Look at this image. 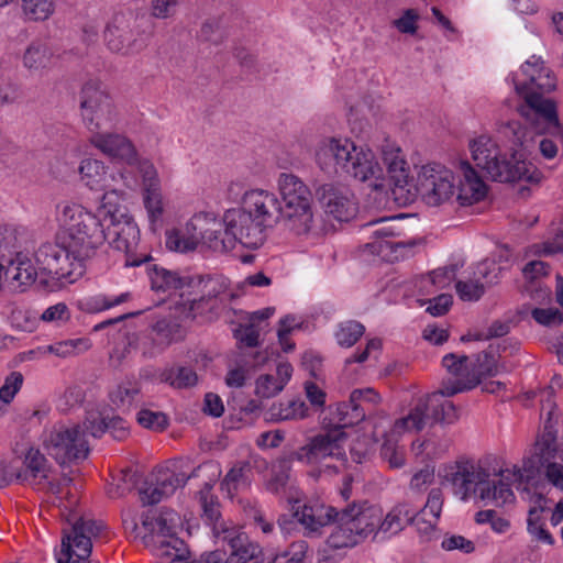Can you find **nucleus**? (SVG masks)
<instances>
[{"label":"nucleus","instance_id":"nucleus-23","mask_svg":"<svg viewBox=\"0 0 563 563\" xmlns=\"http://www.w3.org/2000/svg\"><path fill=\"white\" fill-rule=\"evenodd\" d=\"M382 400L379 394L371 387L354 389L350 395L349 404L339 407V415L343 426H353L363 421L369 407H374Z\"/></svg>","mask_w":563,"mask_h":563},{"label":"nucleus","instance_id":"nucleus-15","mask_svg":"<svg viewBox=\"0 0 563 563\" xmlns=\"http://www.w3.org/2000/svg\"><path fill=\"white\" fill-rule=\"evenodd\" d=\"M416 188L428 206H440L454 194V175L440 164H428L420 169Z\"/></svg>","mask_w":563,"mask_h":563},{"label":"nucleus","instance_id":"nucleus-64","mask_svg":"<svg viewBox=\"0 0 563 563\" xmlns=\"http://www.w3.org/2000/svg\"><path fill=\"white\" fill-rule=\"evenodd\" d=\"M282 391L273 374L261 375L255 382V393L262 398H272Z\"/></svg>","mask_w":563,"mask_h":563},{"label":"nucleus","instance_id":"nucleus-37","mask_svg":"<svg viewBox=\"0 0 563 563\" xmlns=\"http://www.w3.org/2000/svg\"><path fill=\"white\" fill-rule=\"evenodd\" d=\"M109 397L119 410L129 411L141 400V383L134 378H126L110 391Z\"/></svg>","mask_w":563,"mask_h":563},{"label":"nucleus","instance_id":"nucleus-35","mask_svg":"<svg viewBox=\"0 0 563 563\" xmlns=\"http://www.w3.org/2000/svg\"><path fill=\"white\" fill-rule=\"evenodd\" d=\"M48 463L45 456L35 449H30L24 459V468L16 473V478L30 484H40L47 479Z\"/></svg>","mask_w":563,"mask_h":563},{"label":"nucleus","instance_id":"nucleus-1","mask_svg":"<svg viewBox=\"0 0 563 563\" xmlns=\"http://www.w3.org/2000/svg\"><path fill=\"white\" fill-rule=\"evenodd\" d=\"M498 132L508 143L510 155L503 153L490 135L481 134L468 142V150L476 167L494 181L540 183L542 173L520 154L530 152V142L533 140L530 132L519 121L501 124Z\"/></svg>","mask_w":563,"mask_h":563},{"label":"nucleus","instance_id":"nucleus-13","mask_svg":"<svg viewBox=\"0 0 563 563\" xmlns=\"http://www.w3.org/2000/svg\"><path fill=\"white\" fill-rule=\"evenodd\" d=\"M148 35L142 29L141 20L131 13L113 15L104 30V41L108 48L117 54L132 55L141 52L147 45Z\"/></svg>","mask_w":563,"mask_h":563},{"label":"nucleus","instance_id":"nucleus-55","mask_svg":"<svg viewBox=\"0 0 563 563\" xmlns=\"http://www.w3.org/2000/svg\"><path fill=\"white\" fill-rule=\"evenodd\" d=\"M22 95V90L16 80L9 74L0 75V104H12L16 102Z\"/></svg>","mask_w":563,"mask_h":563},{"label":"nucleus","instance_id":"nucleus-16","mask_svg":"<svg viewBox=\"0 0 563 563\" xmlns=\"http://www.w3.org/2000/svg\"><path fill=\"white\" fill-rule=\"evenodd\" d=\"M102 530V523L82 517L76 519L69 529H64L62 553L58 563H70V560L86 561L92 550L91 538Z\"/></svg>","mask_w":563,"mask_h":563},{"label":"nucleus","instance_id":"nucleus-61","mask_svg":"<svg viewBox=\"0 0 563 563\" xmlns=\"http://www.w3.org/2000/svg\"><path fill=\"white\" fill-rule=\"evenodd\" d=\"M234 338L249 347H255L260 343V330L254 322L240 324L233 331Z\"/></svg>","mask_w":563,"mask_h":563},{"label":"nucleus","instance_id":"nucleus-50","mask_svg":"<svg viewBox=\"0 0 563 563\" xmlns=\"http://www.w3.org/2000/svg\"><path fill=\"white\" fill-rule=\"evenodd\" d=\"M165 243L168 250L175 252H189L196 250L199 244L198 235H187L183 230L166 232Z\"/></svg>","mask_w":563,"mask_h":563},{"label":"nucleus","instance_id":"nucleus-34","mask_svg":"<svg viewBox=\"0 0 563 563\" xmlns=\"http://www.w3.org/2000/svg\"><path fill=\"white\" fill-rule=\"evenodd\" d=\"M152 551L157 558L167 560L169 563H183L187 560L189 554L187 545L177 536L152 537Z\"/></svg>","mask_w":563,"mask_h":563},{"label":"nucleus","instance_id":"nucleus-14","mask_svg":"<svg viewBox=\"0 0 563 563\" xmlns=\"http://www.w3.org/2000/svg\"><path fill=\"white\" fill-rule=\"evenodd\" d=\"M44 446L60 465L85 460L90 451L80 424L54 428L44 440Z\"/></svg>","mask_w":563,"mask_h":563},{"label":"nucleus","instance_id":"nucleus-19","mask_svg":"<svg viewBox=\"0 0 563 563\" xmlns=\"http://www.w3.org/2000/svg\"><path fill=\"white\" fill-rule=\"evenodd\" d=\"M324 211L339 221H349L357 212V205L351 190L343 185L324 184L318 189Z\"/></svg>","mask_w":563,"mask_h":563},{"label":"nucleus","instance_id":"nucleus-48","mask_svg":"<svg viewBox=\"0 0 563 563\" xmlns=\"http://www.w3.org/2000/svg\"><path fill=\"white\" fill-rule=\"evenodd\" d=\"M179 526V515L172 509H164L161 511L158 517L155 518V525L153 527L155 533L153 537L168 538L177 536V529Z\"/></svg>","mask_w":563,"mask_h":563},{"label":"nucleus","instance_id":"nucleus-60","mask_svg":"<svg viewBox=\"0 0 563 563\" xmlns=\"http://www.w3.org/2000/svg\"><path fill=\"white\" fill-rule=\"evenodd\" d=\"M23 384V375L20 372H12L0 387V400L10 404Z\"/></svg>","mask_w":563,"mask_h":563},{"label":"nucleus","instance_id":"nucleus-43","mask_svg":"<svg viewBox=\"0 0 563 563\" xmlns=\"http://www.w3.org/2000/svg\"><path fill=\"white\" fill-rule=\"evenodd\" d=\"M151 340L159 349L163 350L172 342L181 338V328L178 323L167 319L158 320L151 330Z\"/></svg>","mask_w":563,"mask_h":563},{"label":"nucleus","instance_id":"nucleus-46","mask_svg":"<svg viewBox=\"0 0 563 563\" xmlns=\"http://www.w3.org/2000/svg\"><path fill=\"white\" fill-rule=\"evenodd\" d=\"M503 268L496 263L495 260L486 258L476 265L471 267L470 274L481 282L486 290L487 287H490L497 284L501 277Z\"/></svg>","mask_w":563,"mask_h":563},{"label":"nucleus","instance_id":"nucleus-8","mask_svg":"<svg viewBox=\"0 0 563 563\" xmlns=\"http://www.w3.org/2000/svg\"><path fill=\"white\" fill-rule=\"evenodd\" d=\"M283 225L296 235H308L314 227L313 197L306 183L295 174L282 173L277 178Z\"/></svg>","mask_w":563,"mask_h":563},{"label":"nucleus","instance_id":"nucleus-20","mask_svg":"<svg viewBox=\"0 0 563 563\" xmlns=\"http://www.w3.org/2000/svg\"><path fill=\"white\" fill-rule=\"evenodd\" d=\"M90 144L107 157L134 165L137 162V151L130 139L124 134L103 130L89 137Z\"/></svg>","mask_w":563,"mask_h":563},{"label":"nucleus","instance_id":"nucleus-52","mask_svg":"<svg viewBox=\"0 0 563 563\" xmlns=\"http://www.w3.org/2000/svg\"><path fill=\"white\" fill-rule=\"evenodd\" d=\"M455 290L459 298L463 301H478L485 294L484 287L471 274L465 280L455 283Z\"/></svg>","mask_w":563,"mask_h":563},{"label":"nucleus","instance_id":"nucleus-21","mask_svg":"<svg viewBox=\"0 0 563 563\" xmlns=\"http://www.w3.org/2000/svg\"><path fill=\"white\" fill-rule=\"evenodd\" d=\"M212 532L217 542L222 543V545L228 544L231 551L227 558V563H246L255 556L257 545L249 541L247 536L241 531V528L223 521L220 525H214Z\"/></svg>","mask_w":563,"mask_h":563},{"label":"nucleus","instance_id":"nucleus-62","mask_svg":"<svg viewBox=\"0 0 563 563\" xmlns=\"http://www.w3.org/2000/svg\"><path fill=\"white\" fill-rule=\"evenodd\" d=\"M87 342L81 339L57 342L48 346V351L59 357H67L76 354L78 351L86 350Z\"/></svg>","mask_w":563,"mask_h":563},{"label":"nucleus","instance_id":"nucleus-45","mask_svg":"<svg viewBox=\"0 0 563 563\" xmlns=\"http://www.w3.org/2000/svg\"><path fill=\"white\" fill-rule=\"evenodd\" d=\"M212 485L205 484V488L199 492V503L202 509V519L206 523L214 528V525L223 522L221 520L220 504L218 498L211 494Z\"/></svg>","mask_w":563,"mask_h":563},{"label":"nucleus","instance_id":"nucleus-51","mask_svg":"<svg viewBox=\"0 0 563 563\" xmlns=\"http://www.w3.org/2000/svg\"><path fill=\"white\" fill-rule=\"evenodd\" d=\"M22 10L30 21H45L54 12L52 0H22Z\"/></svg>","mask_w":563,"mask_h":563},{"label":"nucleus","instance_id":"nucleus-12","mask_svg":"<svg viewBox=\"0 0 563 563\" xmlns=\"http://www.w3.org/2000/svg\"><path fill=\"white\" fill-rule=\"evenodd\" d=\"M109 230L107 242L115 250L124 253L125 267H139L151 262L152 256L140 242V229L132 217L121 214L117 218L109 216Z\"/></svg>","mask_w":563,"mask_h":563},{"label":"nucleus","instance_id":"nucleus-49","mask_svg":"<svg viewBox=\"0 0 563 563\" xmlns=\"http://www.w3.org/2000/svg\"><path fill=\"white\" fill-rule=\"evenodd\" d=\"M499 373L493 351H483L476 355V362L468 378H476L482 383L483 377H493Z\"/></svg>","mask_w":563,"mask_h":563},{"label":"nucleus","instance_id":"nucleus-38","mask_svg":"<svg viewBox=\"0 0 563 563\" xmlns=\"http://www.w3.org/2000/svg\"><path fill=\"white\" fill-rule=\"evenodd\" d=\"M525 129L530 132V135L533 140L530 142V148L532 144L538 142V147L540 154L545 159H553L559 152V143L561 142V126L559 125L558 130L547 129L543 131H538L534 126L528 123L525 120V123H521Z\"/></svg>","mask_w":563,"mask_h":563},{"label":"nucleus","instance_id":"nucleus-32","mask_svg":"<svg viewBox=\"0 0 563 563\" xmlns=\"http://www.w3.org/2000/svg\"><path fill=\"white\" fill-rule=\"evenodd\" d=\"M418 512L411 508L409 504H398L380 519V523L377 528V533L384 536H394L400 532L408 523L415 521Z\"/></svg>","mask_w":563,"mask_h":563},{"label":"nucleus","instance_id":"nucleus-63","mask_svg":"<svg viewBox=\"0 0 563 563\" xmlns=\"http://www.w3.org/2000/svg\"><path fill=\"white\" fill-rule=\"evenodd\" d=\"M24 229L12 224L0 227V246L7 250L15 249L20 245Z\"/></svg>","mask_w":563,"mask_h":563},{"label":"nucleus","instance_id":"nucleus-18","mask_svg":"<svg viewBox=\"0 0 563 563\" xmlns=\"http://www.w3.org/2000/svg\"><path fill=\"white\" fill-rule=\"evenodd\" d=\"M187 285L197 289L199 296L184 303L186 319H195L206 311L214 310L217 298L229 289V280L219 274L191 276Z\"/></svg>","mask_w":563,"mask_h":563},{"label":"nucleus","instance_id":"nucleus-6","mask_svg":"<svg viewBox=\"0 0 563 563\" xmlns=\"http://www.w3.org/2000/svg\"><path fill=\"white\" fill-rule=\"evenodd\" d=\"M478 385L479 380L476 378L444 382L438 391L420 397L406 417L395 421L394 433L418 432L433 423L452 424L456 422L459 420V410L451 400L445 398L471 390Z\"/></svg>","mask_w":563,"mask_h":563},{"label":"nucleus","instance_id":"nucleus-53","mask_svg":"<svg viewBox=\"0 0 563 563\" xmlns=\"http://www.w3.org/2000/svg\"><path fill=\"white\" fill-rule=\"evenodd\" d=\"M443 506V495L440 488H433L428 495L427 503L420 514L424 521L432 527L440 518Z\"/></svg>","mask_w":563,"mask_h":563},{"label":"nucleus","instance_id":"nucleus-27","mask_svg":"<svg viewBox=\"0 0 563 563\" xmlns=\"http://www.w3.org/2000/svg\"><path fill=\"white\" fill-rule=\"evenodd\" d=\"M379 148L383 162L386 165L389 177L394 181L395 186L404 187L407 185L409 165L405 159V155L400 146L396 142L385 139Z\"/></svg>","mask_w":563,"mask_h":563},{"label":"nucleus","instance_id":"nucleus-5","mask_svg":"<svg viewBox=\"0 0 563 563\" xmlns=\"http://www.w3.org/2000/svg\"><path fill=\"white\" fill-rule=\"evenodd\" d=\"M59 231L70 244L71 253L87 263L108 240L109 216L101 218L78 203L57 207Z\"/></svg>","mask_w":563,"mask_h":563},{"label":"nucleus","instance_id":"nucleus-24","mask_svg":"<svg viewBox=\"0 0 563 563\" xmlns=\"http://www.w3.org/2000/svg\"><path fill=\"white\" fill-rule=\"evenodd\" d=\"M37 272L29 255L18 252L4 268V282L11 290L23 292L36 280Z\"/></svg>","mask_w":563,"mask_h":563},{"label":"nucleus","instance_id":"nucleus-44","mask_svg":"<svg viewBox=\"0 0 563 563\" xmlns=\"http://www.w3.org/2000/svg\"><path fill=\"white\" fill-rule=\"evenodd\" d=\"M374 242L367 243L366 246L372 251L376 252L378 255L385 256L386 251H390L391 253H397L399 249L406 246L404 242H395L389 240L395 236V230L390 225L380 227L372 232Z\"/></svg>","mask_w":563,"mask_h":563},{"label":"nucleus","instance_id":"nucleus-30","mask_svg":"<svg viewBox=\"0 0 563 563\" xmlns=\"http://www.w3.org/2000/svg\"><path fill=\"white\" fill-rule=\"evenodd\" d=\"M53 52L42 40L32 41L22 55V65L32 75H43L51 69Z\"/></svg>","mask_w":563,"mask_h":563},{"label":"nucleus","instance_id":"nucleus-10","mask_svg":"<svg viewBox=\"0 0 563 563\" xmlns=\"http://www.w3.org/2000/svg\"><path fill=\"white\" fill-rule=\"evenodd\" d=\"M344 427L341 422L339 427L310 438L306 444L291 453V460L316 468L318 476L339 473V468L332 462L346 461L347 435L343 430ZM312 475L316 476L314 471Z\"/></svg>","mask_w":563,"mask_h":563},{"label":"nucleus","instance_id":"nucleus-7","mask_svg":"<svg viewBox=\"0 0 563 563\" xmlns=\"http://www.w3.org/2000/svg\"><path fill=\"white\" fill-rule=\"evenodd\" d=\"M441 476L452 487L453 494L463 501L477 495L482 500L497 507L515 500L509 481L500 474L499 479L488 481L487 471L471 460H459L445 466Z\"/></svg>","mask_w":563,"mask_h":563},{"label":"nucleus","instance_id":"nucleus-28","mask_svg":"<svg viewBox=\"0 0 563 563\" xmlns=\"http://www.w3.org/2000/svg\"><path fill=\"white\" fill-rule=\"evenodd\" d=\"M145 271L151 282V288L157 294L172 295L187 285L188 279L177 272L169 271L151 262L144 263Z\"/></svg>","mask_w":563,"mask_h":563},{"label":"nucleus","instance_id":"nucleus-2","mask_svg":"<svg viewBox=\"0 0 563 563\" xmlns=\"http://www.w3.org/2000/svg\"><path fill=\"white\" fill-rule=\"evenodd\" d=\"M519 74H509L507 82L514 85L516 93L522 102L517 106V111L523 120L534 126L538 131L547 129L558 130V106L545 93L556 88V78L553 71L545 66L543 59L532 55L520 68Z\"/></svg>","mask_w":563,"mask_h":563},{"label":"nucleus","instance_id":"nucleus-26","mask_svg":"<svg viewBox=\"0 0 563 563\" xmlns=\"http://www.w3.org/2000/svg\"><path fill=\"white\" fill-rule=\"evenodd\" d=\"M522 494H526L531 503L527 519L528 532L537 541L552 545L554 543V539L547 530L545 518L543 517V512L550 509L548 506L549 500L542 493L531 494L528 487L522 488Z\"/></svg>","mask_w":563,"mask_h":563},{"label":"nucleus","instance_id":"nucleus-40","mask_svg":"<svg viewBox=\"0 0 563 563\" xmlns=\"http://www.w3.org/2000/svg\"><path fill=\"white\" fill-rule=\"evenodd\" d=\"M82 121L90 134L109 130L118 122V112L112 101L101 102V108L92 110V117L81 114Z\"/></svg>","mask_w":563,"mask_h":563},{"label":"nucleus","instance_id":"nucleus-36","mask_svg":"<svg viewBox=\"0 0 563 563\" xmlns=\"http://www.w3.org/2000/svg\"><path fill=\"white\" fill-rule=\"evenodd\" d=\"M207 466L208 464L199 465L189 475L178 472L176 468L159 467L155 470L152 478L157 483L163 494L170 496L178 487L184 486L189 478L197 477L198 472Z\"/></svg>","mask_w":563,"mask_h":563},{"label":"nucleus","instance_id":"nucleus-9","mask_svg":"<svg viewBox=\"0 0 563 563\" xmlns=\"http://www.w3.org/2000/svg\"><path fill=\"white\" fill-rule=\"evenodd\" d=\"M382 517V509L367 501L345 506L338 510L336 526L327 539L328 545L332 549L357 545L374 532L377 533Z\"/></svg>","mask_w":563,"mask_h":563},{"label":"nucleus","instance_id":"nucleus-31","mask_svg":"<svg viewBox=\"0 0 563 563\" xmlns=\"http://www.w3.org/2000/svg\"><path fill=\"white\" fill-rule=\"evenodd\" d=\"M260 461V456L251 455L247 460L238 461L224 476L221 486L230 495L250 486L252 482V471Z\"/></svg>","mask_w":563,"mask_h":563},{"label":"nucleus","instance_id":"nucleus-25","mask_svg":"<svg viewBox=\"0 0 563 563\" xmlns=\"http://www.w3.org/2000/svg\"><path fill=\"white\" fill-rule=\"evenodd\" d=\"M461 174L456 199L461 206H471L483 200L487 194V186L468 161L459 163Z\"/></svg>","mask_w":563,"mask_h":563},{"label":"nucleus","instance_id":"nucleus-56","mask_svg":"<svg viewBox=\"0 0 563 563\" xmlns=\"http://www.w3.org/2000/svg\"><path fill=\"white\" fill-rule=\"evenodd\" d=\"M136 420L143 428L153 431H163L168 426V419L164 412L150 409H141Z\"/></svg>","mask_w":563,"mask_h":563},{"label":"nucleus","instance_id":"nucleus-4","mask_svg":"<svg viewBox=\"0 0 563 563\" xmlns=\"http://www.w3.org/2000/svg\"><path fill=\"white\" fill-rule=\"evenodd\" d=\"M316 161L321 169H339L347 176L377 187L383 177V168L371 148L356 145L350 139L324 137L316 150Z\"/></svg>","mask_w":563,"mask_h":563},{"label":"nucleus","instance_id":"nucleus-11","mask_svg":"<svg viewBox=\"0 0 563 563\" xmlns=\"http://www.w3.org/2000/svg\"><path fill=\"white\" fill-rule=\"evenodd\" d=\"M64 238L58 230L53 242L42 243L34 252L38 271L62 285L75 283L86 269V263L70 252V244Z\"/></svg>","mask_w":563,"mask_h":563},{"label":"nucleus","instance_id":"nucleus-58","mask_svg":"<svg viewBox=\"0 0 563 563\" xmlns=\"http://www.w3.org/2000/svg\"><path fill=\"white\" fill-rule=\"evenodd\" d=\"M133 166L137 167L142 176L144 190H156L157 188H161V181L157 172L148 159L141 158L137 155V162Z\"/></svg>","mask_w":563,"mask_h":563},{"label":"nucleus","instance_id":"nucleus-29","mask_svg":"<svg viewBox=\"0 0 563 563\" xmlns=\"http://www.w3.org/2000/svg\"><path fill=\"white\" fill-rule=\"evenodd\" d=\"M79 176L82 184L93 191H115L110 184L107 166L96 158H85L80 162Z\"/></svg>","mask_w":563,"mask_h":563},{"label":"nucleus","instance_id":"nucleus-22","mask_svg":"<svg viewBox=\"0 0 563 563\" xmlns=\"http://www.w3.org/2000/svg\"><path fill=\"white\" fill-rule=\"evenodd\" d=\"M338 516L336 508L320 503L305 504L301 508H295L297 522L305 529L307 537H317L321 534L322 529L334 522Z\"/></svg>","mask_w":563,"mask_h":563},{"label":"nucleus","instance_id":"nucleus-42","mask_svg":"<svg viewBox=\"0 0 563 563\" xmlns=\"http://www.w3.org/2000/svg\"><path fill=\"white\" fill-rule=\"evenodd\" d=\"M158 379L172 387L181 389L195 386L197 384L198 376L190 367L173 366L163 369L158 375Z\"/></svg>","mask_w":563,"mask_h":563},{"label":"nucleus","instance_id":"nucleus-54","mask_svg":"<svg viewBox=\"0 0 563 563\" xmlns=\"http://www.w3.org/2000/svg\"><path fill=\"white\" fill-rule=\"evenodd\" d=\"M467 361L468 357L466 355L449 353L443 356L442 365L449 374L456 377L454 382H459L461 379L466 380L467 376L471 375L467 371Z\"/></svg>","mask_w":563,"mask_h":563},{"label":"nucleus","instance_id":"nucleus-3","mask_svg":"<svg viewBox=\"0 0 563 563\" xmlns=\"http://www.w3.org/2000/svg\"><path fill=\"white\" fill-rule=\"evenodd\" d=\"M227 222L241 245L257 249L266 239V230L283 223L279 198L266 189H250L243 195L241 208L227 211Z\"/></svg>","mask_w":563,"mask_h":563},{"label":"nucleus","instance_id":"nucleus-39","mask_svg":"<svg viewBox=\"0 0 563 563\" xmlns=\"http://www.w3.org/2000/svg\"><path fill=\"white\" fill-rule=\"evenodd\" d=\"M80 112L91 115L92 110L101 108V102L112 101L109 93L102 88L100 81L90 79L86 81L80 90Z\"/></svg>","mask_w":563,"mask_h":563},{"label":"nucleus","instance_id":"nucleus-17","mask_svg":"<svg viewBox=\"0 0 563 563\" xmlns=\"http://www.w3.org/2000/svg\"><path fill=\"white\" fill-rule=\"evenodd\" d=\"M558 454L555 437L551 432L543 433L536 443L534 454L523 460L522 467L514 466L512 470H501L500 475L509 481L511 486L517 484V489L520 490L523 483L530 484L540 467L555 462Z\"/></svg>","mask_w":563,"mask_h":563},{"label":"nucleus","instance_id":"nucleus-59","mask_svg":"<svg viewBox=\"0 0 563 563\" xmlns=\"http://www.w3.org/2000/svg\"><path fill=\"white\" fill-rule=\"evenodd\" d=\"M80 427L85 432V438L87 434H90L93 438H100L104 432H107V416L97 411L89 412Z\"/></svg>","mask_w":563,"mask_h":563},{"label":"nucleus","instance_id":"nucleus-57","mask_svg":"<svg viewBox=\"0 0 563 563\" xmlns=\"http://www.w3.org/2000/svg\"><path fill=\"white\" fill-rule=\"evenodd\" d=\"M143 200L144 207L147 211L148 220L151 224L154 225L158 220H161L163 214L161 188H157L156 190H144Z\"/></svg>","mask_w":563,"mask_h":563},{"label":"nucleus","instance_id":"nucleus-41","mask_svg":"<svg viewBox=\"0 0 563 563\" xmlns=\"http://www.w3.org/2000/svg\"><path fill=\"white\" fill-rule=\"evenodd\" d=\"M308 416V407L301 399L273 405L266 412V419L273 422L303 419Z\"/></svg>","mask_w":563,"mask_h":563},{"label":"nucleus","instance_id":"nucleus-47","mask_svg":"<svg viewBox=\"0 0 563 563\" xmlns=\"http://www.w3.org/2000/svg\"><path fill=\"white\" fill-rule=\"evenodd\" d=\"M365 327L355 320L343 321L338 324L334 333L336 343L343 347H351L364 334Z\"/></svg>","mask_w":563,"mask_h":563},{"label":"nucleus","instance_id":"nucleus-33","mask_svg":"<svg viewBox=\"0 0 563 563\" xmlns=\"http://www.w3.org/2000/svg\"><path fill=\"white\" fill-rule=\"evenodd\" d=\"M223 224L225 228L224 232H222L220 224L218 225L219 228H210L200 232L198 236L199 243L218 253H224L232 250L236 242L240 243V238L230 232L227 222V212L223 216Z\"/></svg>","mask_w":563,"mask_h":563}]
</instances>
